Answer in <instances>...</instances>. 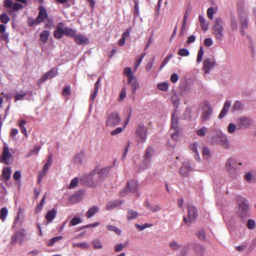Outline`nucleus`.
Returning a JSON list of instances; mask_svg holds the SVG:
<instances>
[{"mask_svg":"<svg viewBox=\"0 0 256 256\" xmlns=\"http://www.w3.org/2000/svg\"><path fill=\"white\" fill-rule=\"evenodd\" d=\"M138 216V212L136 211L130 210L128 212L127 218L130 220L136 218Z\"/></svg>","mask_w":256,"mask_h":256,"instance_id":"obj_39","label":"nucleus"},{"mask_svg":"<svg viewBox=\"0 0 256 256\" xmlns=\"http://www.w3.org/2000/svg\"><path fill=\"white\" fill-rule=\"evenodd\" d=\"M204 54V51L202 47H200L198 50L197 58H196V62H197L199 63L200 62Z\"/></svg>","mask_w":256,"mask_h":256,"instance_id":"obj_47","label":"nucleus"},{"mask_svg":"<svg viewBox=\"0 0 256 256\" xmlns=\"http://www.w3.org/2000/svg\"><path fill=\"white\" fill-rule=\"evenodd\" d=\"M93 247L95 249H100L102 248L100 240L98 239H96L92 242Z\"/></svg>","mask_w":256,"mask_h":256,"instance_id":"obj_44","label":"nucleus"},{"mask_svg":"<svg viewBox=\"0 0 256 256\" xmlns=\"http://www.w3.org/2000/svg\"><path fill=\"white\" fill-rule=\"evenodd\" d=\"M202 155L204 158H208L210 155V150L206 147H205L203 149Z\"/></svg>","mask_w":256,"mask_h":256,"instance_id":"obj_61","label":"nucleus"},{"mask_svg":"<svg viewBox=\"0 0 256 256\" xmlns=\"http://www.w3.org/2000/svg\"><path fill=\"white\" fill-rule=\"evenodd\" d=\"M122 203L120 200H116L114 201L110 202L108 203L106 206V210H110L113 209L116 206H120Z\"/></svg>","mask_w":256,"mask_h":256,"instance_id":"obj_27","label":"nucleus"},{"mask_svg":"<svg viewBox=\"0 0 256 256\" xmlns=\"http://www.w3.org/2000/svg\"><path fill=\"white\" fill-rule=\"evenodd\" d=\"M106 228L109 230L113 231L118 235L120 234L121 230L118 227L112 225H108L106 226Z\"/></svg>","mask_w":256,"mask_h":256,"instance_id":"obj_45","label":"nucleus"},{"mask_svg":"<svg viewBox=\"0 0 256 256\" xmlns=\"http://www.w3.org/2000/svg\"><path fill=\"white\" fill-rule=\"evenodd\" d=\"M218 138L219 144L222 146L224 148H229V142L226 136L220 133L218 134Z\"/></svg>","mask_w":256,"mask_h":256,"instance_id":"obj_19","label":"nucleus"},{"mask_svg":"<svg viewBox=\"0 0 256 256\" xmlns=\"http://www.w3.org/2000/svg\"><path fill=\"white\" fill-rule=\"evenodd\" d=\"M236 128V126L234 124L230 123L228 126V131L230 133H232L235 131Z\"/></svg>","mask_w":256,"mask_h":256,"instance_id":"obj_64","label":"nucleus"},{"mask_svg":"<svg viewBox=\"0 0 256 256\" xmlns=\"http://www.w3.org/2000/svg\"><path fill=\"white\" fill-rule=\"evenodd\" d=\"M108 174L107 168L100 170L94 169L89 174L84 176L82 180L88 186L96 187L98 184L102 182V178Z\"/></svg>","mask_w":256,"mask_h":256,"instance_id":"obj_1","label":"nucleus"},{"mask_svg":"<svg viewBox=\"0 0 256 256\" xmlns=\"http://www.w3.org/2000/svg\"><path fill=\"white\" fill-rule=\"evenodd\" d=\"M172 57V54H170L168 55L164 58V60H163V62H162V63L160 67V70H162V68L165 66V65L166 64H167L168 63V62H169V60Z\"/></svg>","mask_w":256,"mask_h":256,"instance_id":"obj_48","label":"nucleus"},{"mask_svg":"<svg viewBox=\"0 0 256 256\" xmlns=\"http://www.w3.org/2000/svg\"><path fill=\"white\" fill-rule=\"evenodd\" d=\"M50 36V32L48 31L45 30L42 31L40 34V40L43 42H47L48 37Z\"/></svg>","mask_w":256,"mask_h":256,"instance_id":"obj_31","label":"nucleus"},{"mask_svg":"<svg viewBox=\"0 0 256 256\" xmlns=\"http://www.w3.org/2000/svg\"><path fill=\"white\" fill-rule=\"evenodd\" d=\"M198 20L202 30L204 32L208 30V24L206 22L204 18L202 16L200 15Z\"/></svg>","mask_w":256,"mask_h":256,"instance_id":"obj_29","label":"nucleus"},{"mask_svg":"<svg viewBox=\"0 0 256 256\" xmlns=\"http://www.w3.org/2000/svg\"><path fill=\"white\" fill-rule=\"evenodd\" d=\"M52 154H50L48 156L47 161L46 164H44L42 171V173L40 174V178H38V181L40 182V178H42L44 177L46 174V173L47 171L48 170L50 166L52 164Z\"/></svg>","mask_w":256,"mask_h":256,"instance_id":"obj_18","label":"nucleus"},{"mask_svg":"<svg viewBox=\"0 0 256 256\" xmlns=\"http://www.w3.org/2000/svg\"><path fill=\"white\" fill-rule=\"evenodd\" d=\"M74 248L78 247L81 248H88V246L86 242H78V243H74L72 244Z\"/></svg>","mask_w":256,"mask_h":256,"instance_id":"obj_49","label":"nucleus"},{"mask_svg":"<svg viewBox=\"0 0 256 256\" xmlns=\"http://www.w3.org/2000/svg\"><path fill=\"white\" fill-rule=\"evenodd\" d=\"M126 246L127 243L125 244H120L116 246L114 250L116 252H119L122 250Z\"/></svg>","mask_w":256,"mask_h":256,"instance_id":"obj_54","label":"nucleus"},{"mask_svg":"<svg viewBox=\"0 0 256 256\" xmlns=\"http://www.w3.org/2000/svg\"><path fill=\"white\" fill-rule=\"evenodd\" d=\"M152 152L153 149L150 146L147 148L145 154L144 156V162H146V164L150 162V158L152 154Z\"/></svg>","mask_w":256,"mask_h":256,"instance_id":"obj_26","label":"nucleus"},{"mask_svg":"<svg viewBox=\"0 0 256 256\" xmlns=\"http://www.w3.org/2000/svg\"><path fill=\"white\" fill-rule=\"evenodd\" d=\"M126 92L125 88H124L122 90L119 96L118 100H122L126 96Z\"/></svg>","mask_w":256,"mask_h":256,"instance_id":"obj_63","label":"nucleus"},{"mask_svg":"<svg viewBox=\"0 0 256 256\" xmlns=\"http://www.w3.org/2000/svg\"><path fill=\"white\" fill-rule=\"evenodd\" d=\"M194 248L195 252L198 254H202L204 250V247L200 244H196Z\"/></svg>","mask_w":256,"mask_h":256,"instance_id":"obj_46","label":"nucleus"},{"mask_svg":"<svg viewBox=\"0 0 256 256\" xmlns=\"http://www.w3.org/2000/svg\"><path fill=\"white\" fill-rule=\"evenodd\" d=\"M190 170L189 164H183L180 170V174L182 176H186Z\"/></svg>","mask_w":256,"mask_h":256,"instance_id":"obj_28","label":"nucleus"},{"mask_svg":"<svg viewBox=\"0 0 256 256\" xmlns=\"http://www.w3.org/2000/svg\"><path fill=\"white\" fill-rule=\"evenodd\" d=\"M138 184L136 181L134 180H132L130 182H128L127 183V188H126V190H124L120 193V196H124L128 189L130 192H136L138 190Z\"/></svg>","mask_w":256,"mask_h":256,"instance_id":"obj_11","label":"nucleus"},{"mask_svg":"<svg viewBox=\"0 0 256 256\" xmlns=\"http://www.w3.org/2000/svg\"><path fill=\"white\" fill-rule=\"evenodd\" d=\"M81 222V220L80 218L78 217H74L73 218L70 222V225L72 226H76L80 223Z\"/></svg>","mask_w":256,"mask_h":256,"instance_id":"obj_51","label":"nucleus"},{"mask_svg":"<svg viewBox=\"0 0 256 256\" xmlns=\"http://www.w3.org/2000/svg\"><path fill=\"white\" fill-rule=\"evenodd\" d=\"M214 14V9L212 7H210L208 8L207 10V16L210 19L212 20L213 18V14Z\"/></svg>","mask_w":256,"mask_h":256,"instance_id":"obj_59","label":"nucleus"},{"mask_svg":"<svg viewBox=\"0 0 256 256\" xmlns=\"http://www.w3.org/2000/svg\"><path fill=\"white\" fill-rule=\"evenodd\" d=\"M2 175L6 180H10V169L9 168H4L2 171Z\"/></svg>","mask_w":256,"mask_h":256,"instance_id":"obj_32","label":"nucleus"},{"mask_svg":"<svg viewBox=\"0 0 256 256\" xmlns=\"http://www.w3.org/2000/svg\"><path fill=\"white\" fill-rule=\"evenodd\" d=\"M64 24L59 22L56 30L54 31V36L56 39L61 38L63 35L70 37L74 38L76 34V31L69 27L63 28Z\"/></svg>","mask_w":256,"mask_h":256,"instance_id":"obj_2","label":"nucleus"},{"mask_svg":"<svg viewBox=\"0 0 256 256\" xmlns=\"http://www.w3.org/2000/svg\"><path fill=\"white\" fill-rule=\"evenodd\" d=\"M98 210V207L97 206H94L90 208L86 212V217L88 218L92 217Z\"/></svg>","mask_w":256,"mask_h":256,"instance_id":"obj_30","label":"nucleus"},{"mask_svg":"<svg viewBox=\"0 0 256 256\" xmlns=\"http://www.w3.org/2000/svg\"><path fill=\"white\" fill-rule=\"evenodd\" d=\"M207 128L205 127H203L196 131V134L200 136H203L206 134V131Z\"/></svg>","mask_w":256,"mask_h":256,"instance_id":"obj_56","label":"nucleus"},{"mask_svg":"<svg viewBox=\"0 0 256 256\" xmlns=\"http://www.w3.org/2000/svg\"><path fill=\"white\" fill-rule=\"evenodd\" d=\"M247 226L249 229L253 230L256 227V223L254 220L250 219L247 222Z\"/></svg>","mask_w":256,"mask_h":256,"instance_id":"obj_53","label":"nucleus"},{"mask_svg":"<svg viewBox=\"0 0 256 256\" xmlns=\"http://www.w3.org/2000/svg\"><path fill=\"white\" fill-rule=\"evenodd\" d=\"M178 54L181 56H188L190 54V52L187 49L181 48L178 50Z\"/></svg>","mask_w":256,"mask_h":256,"instance_id":"obj_52","label":"nucleus"},{"mask_svg":"<svg viewBox=\"0 0 256 256\" xmlns=\"http://www.w3.org/2000/svg\"><path fill=\"white\" fill-rule=\"evenodd\" d=\"M188 216L184 217V222L189 226L197 217V210L196 208L192 205L188 206Z\"/></svg>","mask_w":256,"mask_h":256,"instance_id":"obj_6","label":"nucleus"},{"mask_svg":"<svg viewBox=\"0 0 256 256\" xmlns=\"http://www.w3.org/2000/svg\"><path fill=\"white\" fill-rule=\"evenodd\" d=\"M204 106L203 108V112L201 118L203 120H208L212 112V108L210 102L207 100L204 102Z\"/></svg>","mask_w":256,"mask_h":256,"instance_id":"obj_10","label":"nucleus"},{"mask_svg":"<svg viewBox=\"0 0 256 256\" xmlns=\"http://www.w3.org/2000/svg\"><path fill=\"white\" fill-rule=\"evenodd\" d=\"M238 18L242 26V32L244 34V30L248 28V22L246 14L244 12H241L238 14Z\"/></svg>","mask_w":256,"mask_h":256,"instance_id":"obj_17","label":"nucleus"},{"mask_svg":"<svg viewBox=\"0 0 256 256\" xmlns=\"http://www.w3.org/2000/svg\"><path fill=\"white\" fill-rule=\"evenodd\" d=\"M136 134L138 138L137 142L138 143H144L146 140L148 131L144 126L139 124L136 130Z\"/></svg>","mask_w":256,"mask_h":256,"instance_id":"obj_7","label":"nucleus"},{"mask_svg":"<svg viewBox=\"0 0 256 256\" xmlns=\"http://www.w3.org/2000/svg\"><path fill=\"white\" fill-rule=\"evenodd\" d=\"M198 238L200 240H204L206 238L205 232L204 230H201L197 233Z\"/></svg>","mask_w":256,"mask_h":256,"instance_id":"obj_55","label":"nucleus"},{"mask_svg":"<svg viewBox=\"0 0 256 256\" xmlns=\"http://www.w3.org/2000/svg\"><path fill=\"white\" fill-rule=\"evenodd\" d=\"M78 180L77 178H73L70 183V184L69 185V188L72 189L74 188L75 187H76L78 184Z\"/></svg>","mask_w":256,"mask_h":256,"instance_id":"obj_50","label":"nucleus"},{"mask_svg":"<svg viewBox=\"0 0 256 256\" xmlns=\"http://www.w3.org/2000/svg\"><path fill=\"white\" fill-rule=\"evenodd\" d=\"M142 58H136V60L134 64V70L136 71L142 62Z\"/></svg>","mask_w":256,"mask_h":256,"instance_id":"obj_62","label":"nucleus"},{"mask_svg":"<svg viewBox=\"0 0 256 256\" xmlns=\"http://www.w3.org/2000/svg\"><path fill=\"white\" fill-rule=\"evenodd\" d=\"M230 105L231 103L230 100H226L225 102L222 109L218 116L220 118H223L227 114Z\"/></svg>","mask_w":256,"mask_h":256,"instance_id":"obj_23","label":"nucleus"},{"mask_svg":"<svg viewBox=\"0 0 256 256\" xmlns=\"http://www.w3.org/2000/svg\"><path fill=\"white\" fill-rule=\"evenodd\" d=\"M130 116H131V112H129L128 115L124 123V128H122L121 127H118V128H116V130H114L111 131L110 134L112 136H114V135H116L117 134L121 133L124 130V129L126 128V126L128 124V123L130 121Z\"/></svg>","mask_w":256,"mask_h":256,"instance_id":"obj_22","label":"nucleus"},{"mask_svg":"<svg viewBox=\"0 0 256 256\" xmlns=\"http://www.w3.org/2000/svg\"><path fill=\"white\" fill-rule=\"evenodd\" d=\"M25 235V230L24 229L20 230L12 236L11 240V243L16 244L18 242H22L23 238Z\"/></svg>","mask_w":256,"mask_h":256,"instance_id":"obj_15","label":"nucleus"},{"mask_svg":"<svg viewBox=\"0 0 256 256\" xmlns=\"http://www.w3.org/2000/svg\"><path fill=\"white\" fill-rule=\"evenodd\" d=\"M74 41L79 45L87 44L89 42L88 38L82 34H78L74 37Z\"/></svg>","mask_w":256,"mask_h":256,"instance_id":"obj_21","label":"nucleus"},{"mask_svg":"<svg viewBox=\"0 0 256 256\" xmlns=\"http://www.w3.org/2000/svg\"><path fill=\"white\" fill-rule=\"evenodd\" d=\"M70 86H66L62 90V94L64 96H68L70 95Z\"/></svg>","mask_w":256,"mask_h":256,"instance_id":"obj_57","label":"nucleus"},{"mask_svg":"<svg viewBox=\"0 0 256 256\" xmlns=\"http://www.w3.org/2000/svg\"><path fill=\"white\" fill-rule=\"evenodd\" d=\"M12 158V154L10 152L7 144L4 143V144L2 154L0 158V162L8 164H10V160Z\"/></svg>","mask_w":256,"mask_h":256,"instance_id":"obj_9","label":"nucleus"},{"mask_svg":"<svg viewBox=\"0 0 256 256\" xmlns=\"http://www.w3.org/2000/svg\"><path fill=\"white\" fill-rule=\"evenodd\" d=\"M100 81H96L94 85V92L92 94L90 99L92 102L96 96L99 87H100Z\"/></svg>","mask_w":256,"mask_h":256,"instance_id":"obj_33","label":"nucleus"},{"mask_svg":"<svg viewBox=\"0 0 256 256\" xmlns=\"http://www.w3.org/2000/svg\"><path fill=\"white\" fill-rule=\"evenodd\" d=\"M58 73V70L56 68H54L46 72L41 78L40 80H46L54 78Z\"/></svg>","mask_w":256,"mask_h":256,"instance_id":"obj_20","label":"nucleus"},{"mask_svg":"<svg viewBox=\"0 0 256 256\" xmlns=\"http://www.w3.org/2000/svg\"><path fill=\"white\" fill-rule=\"evenodd\" d=\"M13 2L12 0H4V6L6 8H10L12 6Z\"/></svg>","mask_w":256,"mask_h":256,"instance_id":"obj_58","label":"nucleus"},{"mask_svg":"<svg viewBox=\"0 0 256 256\" xmlns=\"http://www.w3.org/2000/svg\"><path fill=\"white\" fill-rule=\"evenodd\" d=\"M120 120V118L118 114L116 112H112L108 116L106 126H116L119 124Z\"/></svg>","mask_w":256,"mask_h":256,"instance_id":"obj_8","label":"nucleus"},{"mask_svg":"<svg viewBox=\"0 0 256 256\" xmlns=\"http://www.w3.org/2000/svg\"><path fill=\"white\" fill-rule=\"evenodd\" d=\"M56 214V210L54 208H52L50 210H49L46 216V218L48 223L51 222L55 218Z\"/></svg>","mask_w":256,"mask_h":256,"instance_id":"obj_25","label":"nucleus"},{"mask_svg":"<svg viewBox=\"0 0 256 256\" xmlns=\"http://www.w3.org/2000/svg\"><path fill=\"white\" fill-rule=\"evenodd\" d=\"M38 14L36 17L37 24H40L43 22L44 19L48 18V14L47 11L44 6H40L38 8Z\"/></svg>","mask_w":256,"mask_h":256,"instance_id":"obj_14","label":"nucleus"},{"mask_svg":"<svg viewBox=\"0 0 256 256\" xmlns=\"http://www.w3.org/2000/svg\"><path fill=\"white\" fill-rule=\"evenodd\" d=\"M236 200L238 206V214L242 219H244L246 216L249 208L246 202L245 199L241 196H237Z\"/></svg>","mask_w":256,"mask_h":256,"instance_id":"obj_4","label":"nucleus"},{"mask_svg":"<svg viewBox=\"0 0 256 256\" xmlns=\"http://www.w3.org/2000/svg\"><path fill=\"white\" fill-rule=\"evenodd\" d=\"M230 105L231 103L230 100H226L225 102L222 109L218 116L220 118H223L227 114Z\"/></svg>","mask_w":256,"mask_h":256,"instance_id":"obj_24","label":"nucleus"},{"mask_svg":"<svg viewBox=\"0 0 256 256\" xmlns=\"http://www.w3.org/2000/svg\"><path fill=\"white\" fill-rule=\"evenodd\" d=\"M235 166L236 162L234 158H230L227 160L225 164V168L226 170L230 174L232 175L234 172L236 168Z\"/></svg>","mask_w":256,"mask_h":256,"instance_id":"obj_16","label":"nucleus"},{"mask_svg":"<svg viewBox=\"0 0 256 256\" xmlns=\"http://www.w3.org/2000/svg\"><path fill=\"white\" fill-rule=\"evenodd\" d=\"M128 84L131 87L132 93H134L136 90L140 88L138 81H128Z\"/></svg>","mask_w":256,"mask_h":256,"instance_id":"obj_35","label":"nucleus"},{"mask_svg":"<svg viewBox=\"0 0 256 256\" xmlns=\"http://www.w3.org/2000/svg\"><path fill=\"white\" fill-rule=\"evenodd\" d=\"M124 74L126 76H127L128 80H132V73L130 68L126 67L124 70Z\"/></svg>","mask_w":256,"mask_h":256,"instance_id":"obj_36","label":"nucleus"},{"mask_svg":"<svg viewBox=\"0 0 256 256\" xmlns=\"http://www.w3.org/2000/svg\"><path fill=\"white\" fill-rule=\"evenodd\" d=\"M168 84L166 82L160 83L158 85V88L161 90L167 91L168 88Z\"/></svg>","mask_w":256,"mask_h":256,"instance_id":"obj_43","label":"nucleus"},{"mask_svg":"<svg viewBox=\"0 0 256 256\" xmlns=\"http://www.w3.org/2000/svg\"><path fill=\"white\" fill-rule=\"evenodd\" d=\"M202 69L205 73H208L216 64L214 60L211 58H205L203 62Z\"/></svg>","mask_w":256,"mask_h":256,"instance_id":"obj_13","label":"nucleus"},{"mask_svg":"<svg viewBox=\"0 0 256 256\" xmlns=\"http://www.w3.org/2000/svg\"><path fill=\"white\" fill-rule=\"evenodd\" d=\"M243 105L239 101H236L232 106V111L240 110L242 108Z\"/></svg>","mask_w":256,"mask_h":256,"instance_id":"obj_41","label":"nucleus"},{"mask_svg":"<svg viewBox=\"0 0 256 256\" xmlns=\"http://www.w3.org/2000/svg\"><path fill=\"white\" fill-rule=\"evenodd\" d=\"M171 138L176 140L178 137L180 130L178 126V116L175 112L172 113L171 118Z\"/></svg>","mask_w":256,"mask_h":256,"instance_id":"obj_5","label":"nucleus"},{"mask_svg":"<svg viewBox=\"0 0 256 256\" xmlns=\"http://www.w3.org/2000/svg\"><path fill=\"white\" fill-rule=\"evenodd\" d=\"M146 206L152 212H157L160 209L158 205H151L148 202H146Z\"/></svg>","mask_w":256,"mask_h":256,"instance_id":"obj_38","label":"nucleus"},{"mask_svg":"<svg viewBox=\"0 0 256 256\" xmlns=\"http://www.w3.org/2000/svg\"><path fill=\"white\" fill-rule=\"evenodd\" d=\"M198 146V144L197 142L193 143L190 146V148L193 152H194L195 153L196 158L198 159L199 160H200V156L198 155V151L197 150Z\"/></svg>","mask_w":256,"mask_h":256,"instance_id":"obj_37","label":"nucleus"},{"mask_svg":"<svg viewBox=\"0 0 256 256\" xmlns=\"http://www.w3.org/2000/svg\"><path fill=\"white\" fill-rule=\"evenodd\" d=\"M252 124V120L248 118L240 117L237 120V126L240 128H246L250 126Z\"/></svg>","mask_w":256,"mask_h":256,"instance_id":"obj_12","label":"nucleus"},{"mask_svg":"<svg viewBox=\"0 0 256 256\" xmlns=\"http://www.w3.org/2000/svg\"><path fill=\"white\" fill-rule=\"evenodd\" d=\"M63 237L62 236H58L54 237L47 242L46 244L48 246H52L56 242L61 240Z\"/></svg>","mask_w":256,"mask_h":256,"instance_id":"obj_34","label":"nucleus"},{"mask_svg":"<svg viewBox=\"0 0 256 256\" xmlns=\"http://www.w3.org/2000/svg\"><path fill=\"white\" fill-rule=\"evenodd\" d=\"M170 246L174 250H178L180 248V246L176 242H170Z\"/></svg>","mask_w":256,"mask_h":256,"instance_id":"obj_60","label":"nucleus"},{"mask_svg":"<svg viewBox=\"0 0 256 256\" xmlns=\"http://www.w3.org/2000/svg\"><path fill=\"white\" fill-rule=\"evenodd\" d=\"M10 20L9 16L6 13H2L0 15V21L3 24H7Z\"/></svg>","mask_w":256,"mask_h":256,"instance_id":"obj_40","label":"nucleus"},{"mask_svg":"<svg viewBox=\"0 0 256 256\" xmlns=\"http://www.w3.org/2000/svg\"><path fill=\"white\" fill-rule=\"evenodd\" d=\"M8 213V211L6 207L2 208L0 210V218L2 220V222H4V220H5V218L7 216Z\"/></svg>","mask_w":256,"mask_h":256,"instance_id":"obj_42","label":"nucleus"},{"mask_svg":"<svg viewBox=\"0 0 256 256\" xmlns=\"http://www.w3.org/2000/svg\"><path fill=\"white\" fill-rule=\"evenodd\" d=\"M224 22L221 18H217L212 26V34L216 40L222 41L224 38Z\"/></svg>","mask_w":256,"mask_h":256,"instance_id":"obj_3","label":"nucleus"}]
</instances>
